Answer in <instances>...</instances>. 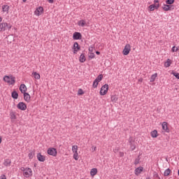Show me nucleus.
<instances>
[{
	"label": "nucleus",
	"instance_id": "obj_1",
	"mask_svg": "<svg viewBox=\"0 0 179 179\" xmlns=\"http://www.w3.org/2000/svg\"><path fill=\"white\" fill-rule=\"evenodd\" d=\"M15 79V78L13 76H5L3 77L4 82H6V83H8V85H15L16 82Z\"/></svg>",
	"mask_w": 179,
	"mask_h": 179
},
{
	"label": "nucleus",
	"instance_id": "obj_2",
	"mask_svg": "<svg viewBox=\"0 0 179 179\" xmlns=\"http://www.w3.org/2000/svg\"><path fill=\"white\" fill-rule=\"evenodd\" d=\"M21 171H23L24 176L26 177L27 178H29V177H31L33 173L31 169L22 167Z\"/></svg>",
	"mask_w": 179,
	"mask_h": 179
},
{
	"label": "nucleus",
	"instance_id": "obj_3",
	"mask_svg": "<svg viewBox=\"0 0 179 179\" xmlns=\"http://www.w3.org/2000/svg\"><path fill=\"white\" fill-rule=\"evenodd\" d=\"M10 29H12V25L6 22L0 23V31H5V30H9Z\"/></svg>",
	"mask_w": 179,
	"mask_h": 179
},
{
	"label": "nucleus",
	"instance_id": "obj_4",
	"mask_svg": "<svg viewBox=\"0 0 179 179\" xmlns=\"http://www.w3.org/2000/svg\"><path fill=\"white\" fill-rule=\"evenodd\" d=\"M107 92H108V84H105L101 88V90H100L101 96H105V94H107Z\"/></svg>",
	"mask_w": 179,
	"mask_h": 179
},
{
	"label": "nucleus",
	"instance_id": "obj_5",
	"mask_svg": "<svg viewBox=\"0 0 179 179\" xmlns=\"http://www.w3.org/2000/svg\"><path fill=\"white\" fill-rule=\"evenodd\" d=\"M131 51V45L127 44L122 51L123 55H128Z\"/></svg>",
	"mask_w": 179,
	"mask_h": 179
},
{
	"label": "nucleus",
	"instance_id": "obj_6",
	"mask_svg": "<svg viewBox=\"0 0 179 179\" xmlns=\"http://www.w3.org/2000/svg\"><path fill=\"white\" fill-rule=\"evenodd\" d=\"M57 149L54 148H50L48 149V155H50V156H57Z\"/></svg>",
	"mask_w": 179,
	"mask_h": 179
},
{
	"label": "nucleus",
	"instance_id": "obj_7",
	"mask_svg": "<svg viewBox=\"0 0 179 179\" xmlns=\"http://www.w3.org/2000/svg\"><path fill=\"white\" fill-rule=\"evenodd\" d=\"M17 108H18L19 110H22V111H24L26 110V108H27V106H26V104L24 102H20L17 105Z\"/></svg>",
	"mask_w": 179,
	"mask_h": 179
},
{
	"label": "nucleus",
	"instance_id": "obj_8",
	"mask_svg": "<svg viewBox=\"0 0 179 179\" xmlns=\"http://www.w3.org/2000/svg\"><path fill=\"white\" fill-rule=\"evenodd\" d=\"M73 40H82V34L80 32H74L73 34Z\"/></svg>",
	"mask_w": 179,
	"mask_h": 179
},
{
	"label": "nucleus",
	"instance_id": "obj_9",
	"mask_svg": "<svg viewBox=\"0 0 179 179\" xmlns=\"http://www.w3.org/2000/svg\"><path fill=\"white\" fill-rule=\"evenodd\" d=\"M73 54H76L79 50H80V46H79V43L78 42H75L73 44Z\"/></svg>",
	"mask_w": 179,
	"mask_h": 179
},
{
	"label": "nucleus",
	"instance_id": "obj_10",
	"mask_svg": "<svg viewBox=\"0 0 179 179\" xmlns=\"http://www.w3.org/2000/svg\"><path fill=\"white\" fill-rule=\"evenodd\" d=\"M44 11V8L41 6L36 8V10L34 11V14L36 15V16H40L41 13Z\"/></svg>",
	"mask_w": 179,
	"mask_h": 179
},
{
	"label": "nucleus",
	"instance_id": "obj_11",
	"mask_svg": "<svg viewBox=\"0 0 179 179\" xmlns=\"http://www.w3.org/2000/svg\"><path fill=\"white\" fill-rule=\"evenodd\" d=\"M162 129L165 131L167 132V134H169V132H170V129H169V126H167V122H164L162 123Z\"/></svg>",
	"mask_w": 179,
	"mask_h": 179
},
{
	"label": "nucleus",
	"instance_id": "obj_12",
	"mask_svg": "<svg viewBox=\"0 0 179 179\" xmlns=\"http://www.w3.org/2000/svg\"><path fill=\"white\" fill-rule=\"evenodd\" d=\"M20 90L22 94L26 93V92H27V87H26V85L24 84H21L20 86Z\"/></svg>",
	"mask_w": 179,
	"mask_h": 179
},
{
	"label": "nucleus",
	"instance_id": "obj_13",
	"mask_svg": "<svg viewBox=\"0 0 179 179\" xmlns=\"http://www.w3.org/2000/svg\"><path fill=\"white\" fill-rule=\"evenodd\" d=\"M24 99L25 100V101H27V103H30V94H29V93L24 92Z\"/></svg>",
	"mask_w": 179,
	"mask_h": 179
},
{
	"label": "nucleus",
	"instance_id": "obj_14",
	"mask_svg": "<svg viewBox=\"0 0 179 179\" xmlns=\"http://www.w3.org/2000/svg\"><path fill=\"white\" fill-rule=\"evenodd\" d=\"M37 159L38 162H45V157L42 155L40 152L37 154Z\"/></svg>",
	"mask_w": 179,
	"mask_h": 179
},
{
	"label": "nucleus",
	"instance_id": "obj_15",
	"mask_svg": "<svg viewBox=\"0 0 179 179\" xmlns=\"http://www.w3.org/2000/svg\"><path fill=\"white\" fill-rule=\"evenodd\" d=\"M142 171H143V167L140 166V167L136 168L135 169L136 176H139V174H141L142 173Z\"/></svg>",
	"mask_w": 179,
	"mask_h": 179
},
{
	"label": "nucleus",
	"instance_id": "obj_16",
	"mask_svg": "<svg viewBox=\"0 0 179 179\" xmlns=\"http://www.w3.org/2000/svg\"><path fill=\"white\" fill-rule=\"evenodd\" d=\"M2 10L4 13L8 14L9 13V6L3 5L2 6Z\"/></svg>",
	"mask_w": 179,
	"mask_h": 179
},
{
	"label": "nucleus",
	"instance_id": "obj_17",
	"mask_svg": "<svg viewBox=\"0 0 179 179\" xmlns=\"http://www.w3.org/2000/svg\"><path fill=\"white\" fill-rule=\"evenodd\" d=\"M171 8H173V6H170V4H164L162 6V9H164L165 11L171 10Z\"/></svg>",
	"mask_w": 179,
	"mask_h": 179
},
{
	"label": "nucleus",
	"instance_id": "obj_18",
	"mask_svg": "<svg viewBox=\"0 0 179 179\" xmlns=\"http://www.w3.org/2000/svg\"><path fill=\"white\" fill-rule=\"evenodd\" d=\"M149 8L151 11H153L155 9H159V4H152L149 6Z\"/></svg>",
	"mask_w": 179,
	"mask_h": 179
},
{
	"label": "nucleus",
	"instance_id": "obj_19",
	"mask_svg": "<svg viewBox=\"0 0 179 179\" xmlns=\"http://www.w3.org/2000/svg\"><path fill=\"white\" fill-rule=\"evenodd\" d=\"M110 99L113 103H115L116 101H118V95L117 94L112 95Z\"/></svg>",
	"mask_w": 179,
	"mask_h": 179
},
{
	"label": "nucleus",
	"instance_id": "obj_20",
	"mask_svg": "<svg viewBox=\"0 0 179 179\" xmlns=\"http://www.w3.org/2000/svg\"><path fill=\"white\" fill-rule=\"evenodd\" d=\"M11 96L13 99H15V100L17 99V97H19V94L16 91H13L11 94Z\"/></svg>",
	"mask_w": 179,
	"mask_h": 179
},
{
	"label": "nucleus",
	"instance_id": "obj_21",
	"mask_svg": "<svg viewBox=\"0 0 179 179\" xmlns=\"http://www.w3.org/2000/svg\"><path fill=\"white\" fill-rule=\"evenodd\" d=\"M90 174L92 177H94V176H96V174H97V169L96 168L92 169L90 171Z\"/></svg>",
	"mask_w": 179,
	"mask_h": 179
},
{
	"label": "nucleus",
	"instance_id": "obj_22",
	"mask_svg": "<svg viewBox=\"0 0 179 179\" xmlns=\"http://www.w3.org/2000/svg\"><path fill=\"white\" fill-rule=\"evenodd\" d=\"M10 163H12V162L10 161V159H5V161H4V162H3V164H4V166H6V167H8V166H10Z\"/></svg>",
	"mask_w": 179,
	"mask_h": 179
},
{
	"label": "nucleus",
	"instance_id": "obj_23",
	"mask_svg": "<svg viewBox=\"0 0 179 179\" xmlns=\"http://www.w3.org/2000/svg\"><path fill=\"white\" fill-rule=\"evenodd\" d=\"M86 24V21L84 20H80L78 22V26H81V27H85V25Z\"/></svg>",
	"mask_w": 179,
	"mask_h": 179
},
{
	"label": "nucleus",
	"instance_id": "obj_24",
	"mask_svg": "<svg viewBox=\"0 0 179 179\" xmlns=\"http://www.w3.org/2000/svg\"><path fill=\"white\" fill-rule=\"evenodd\" d=\"M86 61V57H85V54H81L80 56V62H85Z\"/></svg>",
	"mask_w": 179,
	"mask_h": 179
},
{
	"label": "nucleus",
	"instance_id": "obj_25",
	"mask_svg": "<svg viewBox=\"0 0 179 179\" xmlns=\"http://www.w3.org/2000/svg\"><path fill=\"white\" fill-rule=\"evenodd\" d=\"M171 65V60L170 59H168L167 61L164 63V66L166 68H169Z\"/></svg>",
	"mask_w": 179,
	"mask_h": 179
},
{
	"label": "nucleus",
	"instance_id": "obj_26",
	"mask_svg": "<svg viewBox=\"0 0 179 179\" xmlns=\"http://www.w3.org/2000/svg\"><path fill=\"white\" fill-rule=\"evenodd\" d=\"M152 138H157V130H154L151 131Z\"/></svg>",
	"mask_w": 179,
	"mask_h": 179
},
{
	"label": "nucleus",
	"instance_id": "obj_27",
	"mask_svg": "<svg viewBox=\"0 0 179 179\" xmlns=\"http://www.w3.org/2000/svg\"><path fill=\"white\" fill-rule=\"evenodd\" d=\"M170 173H171V170L170 169H167L166 170H165L164 176L165 177H167V176H170Z\"/></svg>",
	"mask_w": 179,
	"mask_h": 179
},
{
	"label": "nucleus",
	"instance_id": "obj_28",
	"mask_svg": "<svg viewBox=\"0 0 179 179\" xmlns=\"http://www.w3.org/2000/svg\"><path fill=\"white\" fill-rule=\"evenodd\" d=\"M156 78H157V73H155L151 76L150 82H153L154 80H156Z\"/></svg>",
	"mask_w": 179,
	"mask_h": 179
},
{
	"label": "nucleus",
	"instance_id": "obj_29",
	"mask_svg": "<svg viewBox=\"0 0 179 179\" xmlns=\"http://www.w3.org/2000/svg\"><path fill=\"white\" fill-rule=\"evenodd\" d=\"M72 152L73 153H78V145H75L72 146Z\"/></svg>",
	"mask_w": 179,
	"mask_h": 179
},
{
	"label": "nucleus",
	"instance_id": "obj_30",
	"mask_svg": "<svg viewBox=\"0 0 179 179\" xmlns=\"http://www.w3.org/2000/svg\"><path fill=\"white\" fill-rule=\"evenodd\" d=\"M99 81H97V80H94V83L92 84V87H94V89H96V87H97V86L99 85Z\"/></svg>",
	"mask_w": 179,
	"mask_h": 179
},
{
	"label": "nucleus",
	"instance_id": "obj_31",
	"mask_svg": "<svg viewBox=\"0 0 179 179\" xmlns=\"http://www.w3.org/2000/svg\"><path fill=\"white\" fill-rule=\"evenodd\" d=\"M32 75H34L35 79H40V74L37 72H34Z\"/></svg>",
	"mask_w": 179,
	"mask_h": 179
},
{
	"label": "nucleus",
	"instance_id": "obj_32",
	"mask_svg": "<svg viewBox=\"0 0 179 179\" xmlns=\"http://www.w3.org/2000/svg\"><path fill=\"white\" fill-rule=\"evenodd\" d=\"M102 80H103V74H100L99 76H98V78L95 79V80H96L97 82H101Z\"/></svg>",
	"mask_w": 179,
	"mask_h": 179
},
{
	"label": "nucleus",
	"instance_id": "obj_33",
	"mask_svg": "<svg viewBox=\"0 0 179 179\" xmlns=\"http://www.w3.org/2000/svg\"><path fill=\"white\" fill-rule=\"evenodd\" d=\"M10 117L11 120H16V115H15V112H10Z\"/></svg>",
	"mask_w": 179,
	"mask_h": 179
},
{
	"label": "nucleus",
	"instance_id": "obj_34",
	"mask_svg": "<svg viewBox=\"0 0 179 179\" xmlns=\"http://www.w3.org/2000/svg\"><path fill=\"white\" fill-rule=\"evenodd\" d=\"M73 159H75V160H79V154L78 152H74Z\"/></svg>",
	"mask_w": 179,
	"mask_h": 179
},
{
	"label": "nucleus",
	"instance_id": "obj_35",
	"mask_svg": "<svg viewBox=\"0 0 179 179\" xmlns=\"http://www.w3.org/2000/svg\"><path fill=\"white\" fill-rule=\"evenodd\" d=\"M175 0H166V5H173L174 3Z\"/></svg>",
	"mask_w": 179,
	"mask_h": 179
},
{
	"label": "nucleus",
	"instance_id": "obj_36",
	"mask_svg": "<svg viewBox=\"0 0 179 179\" xmlns=\"http://www.w3.org/2000/svg\"><path fill=\"white\" fill-rule=\"evenodd\" d=\"M34 156V152L31 151L29 153L28 157H29V159H33V157Z\"/></svg>",
	"mask_w": 179,
	"mask_h": 179
},
{
	"label": "nucleus",
	"instance_id": "obj_37",
	"mask_svg": "<svg viewBox=\"0 0 179 179\" xmlns=\"http://www.w3.org/2000/svg\"><path fill=\"white\" fill-rule=\"evenodd\" d=\"M85 94V92H83V90H82V89L78 90V96H82V94Z\"/></svg>",
	"mask_w": 179,
	"mask_h": 179
},
{
	"label": "nucleus",
	"instance_id": "obj_38",
	"mask_svg": "<svg viewBox=\"0 0 179 179\" xmlns=\"http://www.w3.org/2000/svg\"><path fill=\"white\" fill-rule=\"evenodd\" d=\"M172 74L173 75V76L176 77V79H179V73H178L173 72V73H172Z\"/></svg>",
	"mask_w": 179,
	"mask_h": 179
},
{
	"label": "nucleus",
	"instance_id": "obj_39",
	"mask_svg": "<svg viewBox=\"0 0 179 179\" xmlns=\"http://www.w3.org/2000/svg\"><path fill=\"white\" fill-rule=\"evenodd\" d=\"M178 51V48H176V46H173L172 48V52H177Z\"/></svg>",
	"mask_w": 179,
	"mask_h": 179
},
{
	"label": "nucleus",
	"instance_id": "obj_40",
	"mask_svg": "<svg viewBox=\"0 0 179 179\" xmlns=\"http://www.w3.org/2000/svg\"><path fill=\"white\" fill-rule=\"evenodd\" d=\"M115 153H118V152L120 151V147H116L114 150H113Z\"/></svg>",
	"mask_w": 179,
	"mask_h": 179
},
{
	"label": "nucleus",
	"instance_id": "obj_41",
	"mask_svg": "<svg viewBox=\"0 0 179 179\" xmlns=\"http://www.w3.org/2000/svg\"><path fill=\"white\" fill-rule=\"evenodd\" d=\"M94 53L93 52H90V55H89V57L91 58V59H93L94 58Z\"/></svg>",
	"mask_w": 179,
	"mask_h": 179
},
{
	"label": "nucleus",
	"instance_id": "obj_42",
	"mask_svg": "<svg viewBox=\"0 0 179 179\" xmlns=\"http://www.w3.org/2000/svg\"><path fill=\"white\" fill-rule=\"evenodd\" d=\"M139 160H140V159L138 157L137 159H135L134 164H136V165L139 164Z\"/></svg>",
	"mask_w": 179,
	"mask_h": 179
},
{
	"label": "nucleus",
	"instance_id": "obj_43",
	"mask_svg": "<svg viewBox=\"0 0 179 179\" xmlns=\"http://www.w3.org/2000/svg\"><path fill=\"white\" fill-rule=\"evenodd\" d=\"M130 145H131V150H135V148H136L135 145H132V143H131V142H130Z\"/></svg>",
	"mask_w": 179,
	"mask_h": 179
},
{
	"label": "nucleus",
	"instance_id": "obj_44",
	"mask_svg": "<svg viewBox=\"0 0 179 179\" xmlns=\"http://www.w3.org/2000/svg\"><path fill=\"white\" fill-rule=\"evenodd\" d=\"M96 149H97V148L96 146L93 145L92 147V152H96Z\"/></svg>",
	"mask_w": 179,
	"mask_h": 179
},
{
	"label": "nucleus",
	"instance_id": "obj_45",
	"mask_svg": "<svg viewBox=\"0 0 179 179\" xmlns=\"http://www.w3.org/2000/svg\"><path fill=\"white\" fill-rule=\"evenodd\" d=\"M89 52H93V47L92 46L89 48Z\"/></svg>",
	"mask_w": 179,
	"mask_h": 179
},
{
	"label": "nucleus",
	"instance_id": "obj_46",
	"mask_svg": "<svg viewBox=\"0 0 179 179\" xmlns=\"http://www.w3.org/2000/svg\"><path fill=\"white\" fill-rule=\"evenodd\" d=\"M0 179H6V176L5 175H2L1 177H0Z\"/></svg>",
	"mask_w": 179,
	"mask_h": 179
},
{
	"label": "nucleus",
	"instance_id": "obj_47",
	"mask_svg": "<svg viewBox=\"0 0 179 179\" xmlns=\"http://www.w3.org/2000/svg\"><path fill=\"white\" fill-rule=\"evenodd\" d=\"M120 157H124V152H120Z\"/></svg>",
	"mask_w": 179,
	"mask_h": 179
},
{
	"label": "nucleus",
	"instance_id": "obj_48",
	"mask_svg": "<svg viewBox=\"0 0 179 179\" xmlns=\"http://www.w3.org/2000/svg\"><path fill=\"white\" fill-rule=\"evenodd\" d=\"M49 3H54V0H48Z\"/></svg>",
	"mask_w": 179,
	"mask_h": 179
},
{
	"label": "nucleus",
	"instance_id": "obj_49",
	"mask_svg": "<svg viewBox=\"0 0 179 179\" xmlns=\"http://www.w3.org/2000/svg\"><path fill=\"white\" fill-rule=\"evenodd\" d=\"M96 54L97 55H100V52L96 51Z\"/></svg>",
	"mask_w": 179,
	"mask_h": 179
},
{
	"label": "nucleus",
	"instance_id": "obj_50",
	"mask_svg": "<svg viewBox=\"0 0 179 179\" xmlns=\"http://www.w3.org/2000/svg\"><path fill=\"white\" fill-rule=\"evenodd\" d=\"M155 3H159V0H155Z\"/></svg>",
	"mask_w": 179,
	"mask_h": 179
},
{
	"label": "nucleus",
	"instance_id": "obj_51",
	"mask_svg": "<svg viewBox=\"0 0 179 179\" xmlns=\"http://www.w3.org/2000/svg\"><path fill=\"white\" fill-rule=\"evenodd\" d=\"M143 80V78H141L140 80H138V82H142Z\"/></svg>",
	"mask_w": 179,
	"mask_h": 179
},
{
	"label": "nucleus",
	"instance_id": "obj_52",
	"mask_svg": "<svg viewBox=\"0 0 179 179\" xmlns=\"http://www.w3.org/2000/svg\"><path fill=\"white\" fill-rule=\"evenodd\" d=\"M2 22V17H0V23Z\"/></svg>",
	"mask_w": 179,
	"mask_h": 179
},
{
	"label": "nucleus",
	"instance_id": "obj_53",
	"mask_svg": "<svg viewBox=\"0 0 179 179\" xmlns=\"http://www.w3.org/2000/svg\"><path fill=\"white\" fill-rule=\"evenodd\" d=\"M2 142V138H0V143Z\"/></svg>",
	"mask_w": 179,
	"mask_h": 179
},
{
	"label": "nucleus",
	"instance_id": "obj_54",
	"mask_svg": "<svg viewBox=\"0 0 179 179\" xmlns=\"http://www.w3.org/2000/svg\"><path fill=\"white\" fill-rule=\"evenodd\" d=\"M23 1V2H26V1H27V0H22Z\"/></svg>",
	"mask_w": 179,
	"mask_h": 179
},
{
	"label": "nucleus",
	"instance_id": "obj_55",
	"mask_svg": "<svg viewBox=\"0 0 179 179\" xmlns=\"http://www.w3.org/2000/svg\"><path fill=\"white\" fill-rule=\"evenodd\" d=\"M146 179H149V178H146Z\"/></svg>",
	"mask_w": 179,
	"mask_h": 179
}]
</instances>
